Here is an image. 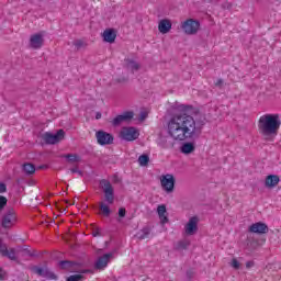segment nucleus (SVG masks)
<instances>
[{"instance_id":"obj_1","label":"nucleus","mask_w":281,"mask_h":281,"mask_svg":"<svg viewBox=\"0 0 281 281\" xmlns=\"http://www.w3.org/2000/svg\"><path fill=\"white\" fill-rule=\"evenodd\" d=\"M207 124V117L192 105H179V112L172 114L167 122L168 135L176 142L186 139H199L203 126Z\"/></svg>"},{"instance_id":"obj_2","label":"nucleus","mask_w":281,"mask_h":281,"mask_svg":"<svg viewBox=\"0 0 281 281\" xmlns=\"http://www.w3.org/2000/svg\"><path fill=\"white\" fill-rule=\"evenodd\" d=\"M280 115L278 114H265L260 116L258 121V130L260 135H262L266 139L269 137H273L278 135V131H280Z\"/></svg>"},{"instance_id":"obj_3","label":"nucleus","mask_w":281,"mask_h":281,"mask_svg":"<svg viewBox=\"0 0 281 281\" xmlns=\"http://www.w3.org/2000/svg\"><path fill=\"white\" fill-rule=\"evenodd\" d=\"M99 186L103 190L106 203H109V205H113V203H115V189H113V184H111V181L106 179H101L99 181Z\"/></svg>"},{"instance_id":"obj_4","label":"nucleus","mask_w":281,"mask_h":281,"mask_svg":"<svg viewBox=\"0 0 281 281\" xmlns=\"http://www.w3.org/2000/svg\"><path fill=\"white\" fill-rule=\"evenodd\" d=\"M44 144L47 145H55L59 144V142H63L65 139V130H58L56 134H52V132H46L41 135Z\"/></svg>"},{"instance_id":"obj_5","label":"nucleus","mask_w":281,"mask_h":281,"mask_svg":"<svg viewBox=\"0 0 281 281\" xmlns=\"http://www.w3.org/2000/svg\"><path fill=\"white\" fill-rule=\"evenodd\" d=\"M181 27L184 34H187L188 36H192L196 34V32H199V27H201V23H199V21L194 19H189L181 24Z\"/></svg>"},{"instance_id":"obj_6","label":"nucleus","mask_w":281,"mask_h":281,"mask_svg":"<svg viewBox=\"0 0 281 281\" xmlns=\"http://www.w3.org/2000/svg\"><path fill=\"white\" fill-rule=\"evenodd\" d=\"M175 183H177V180L175 179V176L170 173L162 176L160 179L161 188L167 192V194L175 192Z\"/></svg>"},{"instance_id":"obj_7","label":"nucleus","mask_w":281,"mask_h":281,"mask_svg":"<svg viewBox=\"0 0 281 281\" xmlns=\"http://www.w3.org/2000/svg\"><path fill=\"white\" fill-rule=\"evenodd\" d=\"M33 273H36V276H40V278H45V280H58V276L49 270L47 267H38L34 266L31 268Z\"/></svg>"},{"instance_id":"obj_8","label":"nucleus","mask_w":281,"mask_h":281,"mask_svg":"<svg viewBox=\"0 0 281 281\" xmlns=\"http://www.w3.org/2000/svg\"><path fill=\"white\" fill-rule=\"evenodd\" d=\"M14 223H16V212H14L13 207H9L2 216L1 225L4 229H8L9 227H12Z\"/></svg>"},{"instance_id":"obj_9","label":"nucleus","mask_w":281,"mask_h":281,"mask_svg":"<svg viewBox=\"0 0 281 281\" xmlns=\"http://www.w3.org/2000/svg\"><path fill=\"white\" fill-rule=\"evenodd\" d=\"M121 139L125 142H135L139 137V131L135 127H123L120 133Z\"/></svg>"},{"instance_id":"obj_10","label":"nucleus","mask_w":281,"mask_h":281,"mask_svg":"<svg viewBox=\"0 0 281 281\" xmlns=\"http://www.w3.org/2000/svg\"><path fill=\"white\" fill-rule=\"evenodd\" d=\"M97 142L100 146H111L113 144V139H115L112 134L106 133L104 131H98L95 133Z\"/></svg>"},{"instance_id":"obj_11","label":"nucleus","mask_w":281,"mask_h":281,"mask_svg":"<svg viewBox=\"0 0 281 281\" xmlns=\"http://www.w3.org/2000/svg\"><path fill=\"white\" fill-rule=\"evenodd\" d=\"M115 252H108L101 257L98 258V260L94 263V269L98 271H102L109 267V261L113 258V255Z\"/></svg>"},{"instance_id":"obj_12","label":"nucleus","mask_w":281,"mask_h":281,"mask_svg":"<svg viewBox=\"0 0 281 281\" xmlns=\"http://www.w3.org/2000/svg\"><path fill=\"white\" fill-rule=\"evenodd\" d=\"M133 117H135V113L133 111H126L112 121V126H120L121 124H124V122H131Z\"/></svg>"},{"instance_id":"obj_13","label":"nucleus","mask_w":281,"mask_h":281,"mask_svg":"<svg viewBox=\"0 0 281 281\" xmlns=\"http://www.w3.org/2000/svg\"><path fill=\"white\" fill-rule=\"evenodd\" d=\"M199 217L193 216L189 220L187 225L184 226L187 236H194L199 231Z\"/></svg>"},{"instance_id":"obj_14","label":"nucleus","mask_w":281,"mask_h":281,"mask_svg":"<svg viewBox=\"0 0 281 281\" xmlns=\"http://www.w3.org/2000/svg\"><path fill=\"white\" fill-rule=\"evenodd\" d=\"M58 266L63 271H69V273H74L76 272V267H82V263L71 260H61L58 262Z\"/></svg>"},{"instance_id":"obj_15","label":"nucleus","mask_w":281,"mask_h":281,"mask_svg":"<svg viewBox=\"0 0 281 281\" xmlns=\"http://www.w3.org/2000/svg\"><path fill=\"white\" fill-rule=\"evenodd\" d=\"M248 232H250V234H259V235L269 234V226H267L262 222H257L249 226Z\"/></svg>"},{"instance_id":"obj_16","label":"nucleus","mask_w":281,"mask_h":281,"mask_svg":"<svg viewBox=\"0 0 281 281\" xmlns=\"http://www.w3.org/2000/svg\"><path fill=\"white\" fill-rule=\"evenodd\" d=\"M44 43H45V40L43 38V34L41 33L34 34L30 38V47H32V49H41Z\"/></svg>"},{"instance_id":"obj_17","label":"nucleus","mask_w":281,"mask_h":281,"mask_svg":"<svg viewBox=\"0 0 281 281\" xmlns=\"http://www.w3.org/2000/svg\"><path fill=\"white\" fill-rule=\"evenodd\" d=\"M0 254L9 260H16V250L14 248L8 249V246L1 245L0 243Z\"/></svg>"},{"instance_id":"obj_18","label":"nucleus","mask_w":281,"mask_h":281,"mask_svg":"<svg viewBox=\"0 0 281 281\" xmlns=\"http://www.w3.org/2000/svg\"><path fill=\"white\" fill-rule=\"evenodd\" d=\"M102 38L104 43H115V38H117V32H115L114 29H106L102 33Z\"/></svg>"},{"instance_id":"obj_19","label":"nucleus","mask_w":281,"mask_h":281,"mask_svg":"<svg viewBox=\"0 0 281 281\" xmlns=\"http://www.w3.org/2000/svg\"><path fill=\"white\" fill-rule=\"evenodd\" d=\"M158 30L160 34H168L172 30V22L168 19L160 20L158 24Z\"/></svg>"},{"instance_id":"obj_20","label":"nucleus","mask_w":281,"mask_h":281,"mask_svg":"<svg viewBox=\"0 0 281 281\" xmlns=\"http://www.w3.org/2000/svg\"><path fill=\"white\" fill-rule=\"evenodd\" d=\"M280 183V176L278 175H269L266 177L265 186L267 188H276Z\"/></svg>"},{"instance_id":"obj_21","label":"nucleus","mask_w":281,"mask_h":281,"mask_svg":"<svg viewBox=\"0 0 281 281\" xmlns=\"http://www.w3.org/2000/svg\"><path fill=\"white\" fill-rule=\"evenodd\" d=\"M172 139L175 138L170 134L169 136L160 137L159 144L161 148H175V142Z\"/></svg>"},{"instance_id":"obj_22","label":"nucleus","mask_w":281,"mask_h":281,"mask_svg":"<svg viewBox=\"0 0 281 281\" xmlns=\"http://www.w3.org/2000/svg\"><path fill=\"white\" fill-rule=\"evenodd\" d=\"M151 232L153 228H150V226H145L137 232L136 238H138V240H146V238H150Z\"/></svg>"},{"instance_id":"obj_23","label":"nucleus","mask_w":281,"mask_h":281,"mask_svg":"<svg viewBox=\"0 0 281 281\" xmlns=\"http://www.w3.org/2000/svg\"><path fill=\"white\" fill-rule=\"evenodd\" d=\"M139 64L131 58H126L125 59V69H127L128 71H132V74L134 71H139Z\"/></svg>"},{"instance_id":"obj_24","label":"nucleus","mask_w":281,"mask_h":281,"mask_svg":"<svg viewBox=\"0 0 281 281\" xmlns=\"http://www.w3.org/2000/svg\"><path fill=\"white\" fill-rule=\"evenodd\" d=\"M194 150H196V147L194 146V143L190 142L183 143L180 148V153H182L183 155H192Z\"/></svg>"},{"instance_id":"obj_25","label":"nucleus","mask_w":281,"mask_h":281,"mask_svg":"<svg viewBox=\"0 0 281 281\" xmlns=\"http://www.w3.org/2000/svg\"><path fill=\"white\" fill-rule=\"evenodd\" d=\"M158 216L162 223V225H166L168 223V216H166V205L161 204L157 207Z\"/></svg>"},{"instance_id":"obj_26","label":"nucleus","mask_w":281,"mask_h":281,"mask_svg":"<svg viewBox=\"0 0 281 281\" xmlns=\"http://www.w3.org/2000/svg\"><path fill=\"white\" fill-rule=\"evenodd\" d=\"M22 170L27 176L34 175V172H36V166H34L32 162H24L22 165Z\"/></svg>"},{"instance_id":"obj_27","label":"nucleus","mask_w":281,"mask_h":281,"mask_svg":"<svg viewBox=\"0 0 281 281\" xmlns=\"http://www.w3.org/2000/svg\"><path fill=\"white\" fill-rule=\"evenodd\" d=\"M63 157L67 159L69 164H77L78 161H80V157L76 154H67V155H64Z\"/></svg>"},{"instance_id":"obj_28","label":"nucleus","mask_w":281,"mask_h":281,"mask_svg":"<svg viewBox=\"0 0 281 281\" xmlns=\"http://www.w3.org/2000/svg\"><path fill=\"white\" fill-rule=\"evenodd\" d=\"M149 161H150V157L146 154H143L138 157V164L142 167L148 166Z\"/></svg>"},{"instance_id":"obj_29","label":"nucleus","mask_w":281,"mask_h":281,"mask_svg":"<svg viewBox=\"0 0 281 281\" xmlns=\"http://www.w3.org/2000/svg\"><path fill=\"white\" fill-rule=\"evenodd\" d=\"M100 210L103 216L105 217L111 216V209L109 207V205L104 204L103 202L100 204Z\"/></svg>"},{"instance_id":"obj_30","label":"nucleus","mask_w":281,"mask_h":281,"mask_svg":"<svg viewBox=\"0 0 281 281\" xmlns=\"http://www.w3.org/2000/svg\"><path fill=\"white\" fill-rule=\"evenodd\" d=\"M112 82L114 85H126V82H128V77L121 76V77L114 78Z\"/></svg>"},{"instance_id":"obj_31","label":"nucleus","mask_w":281,"mask_h":281,"mask_svg":"<svg viewBox=\"0 0 281 281\" xmlns=\"http://www.w3.org/2000/svg\"><path fill=\"white\" fill-rule=\"evenodd\" d=\"M190 247V241L188 240H181L177 244L176 249L181 250V249H188Z\"/></svg>"},{"instance_id":"obj_32","label":"nucleus","mask_w":281,"mask_h":281,"mask_svg":"<svg viewBox=\"0 0 281 281\" xmlns=\"http://www.w3.org/2000/svg\"><path fill=\"white\" fill-rule=\"evenodd\" d=\"M85 280V276L82 274H71L66 279V281H82Z\"/></svg>"},{"instance_id":"obj_33","label":"nucleus","mask_w":281,"mask_h":281,"mask_svg":"<svg viewBox=\"0 0 281 281\" xmlns=\"http://www.w3.org/2000/svg\"><path fill=\"white\" fill-rule=\"evenodd\" d=\"M5 205H8V198L0 195V212L5 210Z\"/></svg>"},{"instance_id":"obj_34","label":"nucleus","mask_w":281,"mask_h":281,"mask_svg":"<svg viewBox=\"0 0 281 281\" xmlns=\"http://www.w3.org/2000/svg\"><path fill=\"white\" fill-rule=\"evenodd\" d=\"M75 47H77V49H80V47H85V42L82 40H77L74 43Z\"/></svg>"},{"instance_id":"obj_35","label":"nucleus","mask_w":281,"mask_h":281,"mask_svg":"<svg viewBox=\"0 0 281 281\" xmlns=\"http://www.w3.org/2000/svg\"><path fill=\"white\" fill-rule=\"evenodd\" d=\"M4 192H8V186L5 183H0V194H3Z\"/></svg>"},{"instance_id":"obj_36","label":"nucleus","mask_w":281,"mask_h":281,"mask_svg":"<svg viewBox=\"0 0 281 281\" xmlns=\"http://www.w3.org/2000/svg\"><path fill=\"white\" fill-rule=\"evenodd\" d=\"M119 216L120 218H124V216H126V209L124 207L119 209Z\"/></svg>"},{"instance_id":"obj_37","label":"nucleus","mask_w":281,"mask_h":281,"mask_svg":"<svg viewBox=\"0 0 281 281\" xmlns=\"http://www.w3.org/2000/svg\"><path fill=\"white\" fill-rule=\"evenodd\" d=\"M92 236L95 238L98 236H102V233H100V228L99 227H94L93 232H92Z\"/></svg>"},{"instance_id":"obj_38","label":"nucleus","mask_w":281,"mask_h":281,"mask_svg":"<svg viewBox=\"0 0 281 281\" xmlns=\"http://www.w3.org/2000/svg\"><path fill=\"white\" fill-rule=\"evenodd\" d=\"M232 267L233 269H240V262H238L236 259H233Z\"/></svg>"},{"instance_id":"obj_39","label":"nucleus","mask_w":281,"mask_h":281,"mask_svg":"<svg viewBox=\"0 0 281 281\" xmlns=\"http://www.w3.org/2000/svg\"><path fill=\"white\" fill-rule=\"evenodd\" d=\"M77 273H79V276H82V273H93V270L91 269H83V270H76Z\"/></svg>"},{"instance_id":"obj_40","label":"nucleus","mask_w":281,"mask_h":281,"mask_svg":"<svg viewBox=\"0 0 281 281\" xmlns=\"http://www.w3.org/2000/svg\"><path fill=\"white\" fill-rule=\"evenodd\" d=\"M146 117H148V113L147 112H140V114H139L140 122H144V120H146Z\"/></svg>"},{"instance_id":"obj_41","label":"nucleus","mask_w":281,"mask_h":281,"mask_svg":"<svg viewBox=\"0 0 281 281\" xmlns=\"http://www.w3.org/2000/svg\"><path fill=\"white\" fill-rule=\"evenodd\" d=\"M225 81H223V79H217V81L215 82V87H218L220 89L223 87Z\"/></svg>"},{"instance_id":"obj_42","label":"nucleus","mask_w":281,"mask_h":281,"mask_svg":"<svg viewBox=\"0 0 281 281\" xmlns=\"http://www.w3.org/2000/svg\"><path fill=\"white\" fill-rule=\"evenodd\" d=\"M113 182L114 183H122V179H120V177H117V176H114L113 177Z\"/></svg>"},{"instance_id":"obj_43","label":"nucleus","mask_w":281,"mask_h":281,"mask_svg":"<svg viewBox=\"0 0 281 281\" xmlns=\"http://www.w3.org/2000/svg\"><path fill=\"white\" fill-rule=\"evenodd\" d=\"M251 267H254V261H247L246 269H251Z\"/></svg>"},{"instance_id":"obj_44","label":"nucleus","mask_w":281,"mask_h":281,"mask_svg":"<svg viewBox=\"0 0 281 281\" xmlns=\"http://www.w3.org/2000/svg\"><path fill=\"white\" fill-rule=\"evenodd\" d=\"M80 169H78V166L74 167L70 169V172H72V175H76Z\"/></svg>"},{"instance_id":"obj_45","label":"nucleus","mask_w":281,"mask_h":281,"mask_svg":"<svg viewBox=\"0 0 281 281\" xmlns=\"http://www.w3.org/2000/svg\"><path fill=\"white\" fill-rule=\"evenodd\" d=\"M48 166L47 165H41L38 167V170H47Z\"/></svg>"},{"instance_id":"obj_46","label":"nucleus","mask_w":281,"mask_h":281,"mask_svg":"<svg viewBox=\"0 0 281 281\" xmlns=\"http://www.w3.org/2000/svg\"><path fill=\"white\" fill-rule=\"evenodd\" d=\"M101 117H102V113L97 112V114H95V120H100Z\"/></svg>"},{"instance_id":"obj_47","label":"nucleus","mask_w":281,"mask_h":281,"mask_svg":"<svg viewBox=\"0 0 281 281\" xmlns=\"http://www.w3.org/2000/svg\"><path fill=\"white\" fill-rule=\"evenodd\" d=\"M27 254H29V256H31V258H36V252L35 251L34 252L27 251Z\"/></svg>"},{"instance_id":"obj_48","label":"nucleus","mask_w":281,"mask_h":281,"mask_svg":"<svg viewBox=\"0 0 281 281\" xmlns=\"http://www.w3.org/2000/svg\"><path fill=\"white\" fill-rule=\"evenodd\" d=\"M77 175H79L80 177H82V176L85 175V172H82L81 170H79V171L77 172Z\"/></svg>"},{"instance_id":"obj_49","label":"nucleus","mask_w":281,"mask_h":281,"mask_svg":"<svg viewBox=\"0 0 281 281\" xmlns=\"http://www.w3.org/2000/svg\"><path fill=\"white\" fill-rule=\"evenodd\" d=\"M56 207H57V210H63V212H65V210H66L65 207L60 209V206H58V205H56Z\"/></svg>"},{"instance_id":"obj_50","label":"nucleus","mask_w":281,"mask_h":281,"mask_svg":"<svg viewBox=\"0 0 281 281\" xmlns=\"http://www.w3.org/2000/svg\"><path fill=\"white\" fill-rule=\"evenodd\" d=\"M105 245L109 246V241H105Z\"/></svg>"}]
</instances>
